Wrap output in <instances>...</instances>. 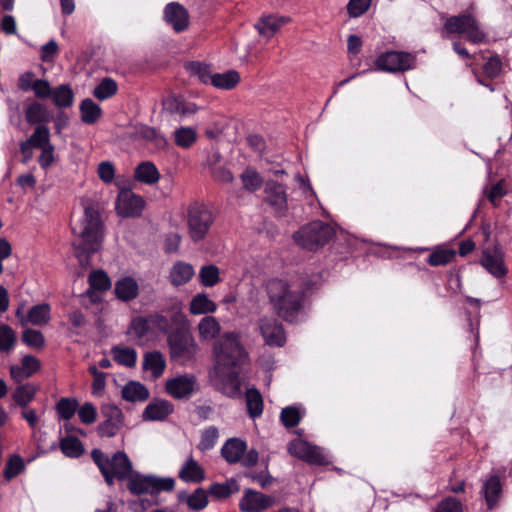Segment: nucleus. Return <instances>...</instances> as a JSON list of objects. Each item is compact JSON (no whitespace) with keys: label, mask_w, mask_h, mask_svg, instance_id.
Returning a JSON list of instances; mask_svg holds the SVG:
<instances>
[{"label":"nucleus","mask_w":512,"mask_h":512,"mask_svg":"<svg viewBox=\"0 0 512 512\" xmlns=\"http://www.w3.org/2000/svg\"><path fill=\"white\" fill-rule=\"evenodd\" d=\"M79 228V232L76 228L72 229V233L77 237L72 246L75 257L84 266L89 265L91 257L100 251L105 236V224L96 204L85 206L83 216L79 220Z\"/></svg>","instance_id":"obj_1"},{"label":"nucleus","mask_w":512,"mask_h":512,"mask_svg":"<svg viewBox=\"0 0 512 512\" xmlns=\"http://www.w3.org/2000/svg\"><path fill=\"white\" fill-rule=\"evenodd\" d=\"M311 280L303 281L298 289H292L284 280L274 278L267 283V294L275 313L284 321L294 323L305 302L306 292L311 288Z\"/></svg>","instance_id":"obj_2"},{"label":"nucleus","mask_w":512,"mask_h":512,"mask_svg":"<svg viewBox=\"0 0 512 512\" xmlns=\"http://www.w3.org/2000/svg\"><path fill=\"white\" fill-rule=\"evenodd\" d=\"M91 457L109 486L115 479L124 481L129 476L131 460L124 451H117L110 458L102 450L94 448Z\"/></svg>","instance_id":"obj_3"},{"label":"nucleus","mask_w":512,"mask_h":512,"mask_svg":"<svg viewBox=\"0 0 512 512\" xmlns=\"http://www.w3.org/2000/svg\"><path fill=\"white\" fill-rule=\"evenodd\" d=\"M334 236L333 228L321 220H314L303 225L293 234L294 241L310 251L325 246Z\"/></svg>","instance_id":"obj_4"},{"label":"nucleus","mask_w":512,"mask_h":512,"mask_svg":"<svg viewBox=\"0 0 512 512\" xmlns=\"http://www.w3.org/2000/svg\"><path fill=\"white\" fill-rule=\"evenodd\" d=\"M215 222L214 212L204 203L193 202L187 209L188 235L192 242L203 241Z\"/></svg>","instance_id":"obj_5"},{"label":"nucleus","mask_w":512,"mask_h":512,"mask_svg":"<svg viewBox=\"0 0 512 512\" xmlns=\"http://www.w3.org/2000/svg\"><path fill=\"white\" fill-rule=\"evenodd\" d=\"M217 363L222 369L241 367L248 359V353L234 334L225 335L214 348Z\"/></svg>","instance_id":"obj_6"},{"label":"nucleus","mask_w":512,"mask_h":512,"mask_svg":"<svg viewBox=\"0 0 512 512\" xmlns=\"http://www.w3.org/2000/svg\"><path fill=\"white\" fill-rule=\"evenodd\" d=\"M443 30L449 34H465L466 39L473 44L482 43L486 38V33L480 28L479 21L468 10L448 17Z\"/></svg>","instance_id":"obj_7"},{"label":"nucleus","mask_w":512,"mask_h":512,"mask_svg":"<svg viewBox=\"0 0 512 512\" xmlns=\"http://www.w3.org/2000/svg\"><path fill=\"white\" fill-rule=\"evenodd\" d=\"M416 66L415 52L388 50L380 53L374 60V69L386 73H404L415 69Z\"/></svg>","instance_id":"obj_8"},{"label":"nucleus","mask_w":512,"mask_h":512,"mask_svg":"<svg viewBox=\"0 0 512 512\" xmlns=\"http://www.w3.org/2000/svg\"><path fill=\"white\" fill-rule=\"evenodd\" d=\"M170 358L175 361H189L194 358L197 344L189 329L184 326L177 327L167 336Z\"/></svg>","instance_id":"obj_9"},{"label":"nucleus","mask_w":512,"mask_h":512,"mask_svg":"<svg viewBox=\"0 0 512 512\" xmlns=\"http://www.w3.org/2000/svg\"><path fill=\"white\" fill-rule=\"evenodd\" d=\"M145 205L141 195L135 194L130 188H124L118 193L115 209L120 217L136 218L142 215Z\"/></svg>","instance_id":"obj_10"},{"label":"nucleus","mask_w":512,"mask_h":512,"mask_svg":"<svg viewBox=\"0 0 512 512\" xmlns=\"http://www.w3.org/2000/svg\"><path fill=\"white\" fill-rule=\"evenodd\" d=\"M504 257V251L501 245L496 241L492 248L486 247L482 250V257L479 263L493 277L502 279L508 273Z\"/></svg>","instance_id":"obj_11"},{"label":"nucleus","mask_w":512,"mask_h":512,"mask_svg":"<svg viewBox=\"0 0 512 512\" xmlns=\"http://www.w3.org/2000/svg\"><path fill=\"white\" fill-rule=\"evenodd\" d=\"M101 414L105 418L97 426V434L100 437L112 438L118 434L124 423L122 410L114 404H106L101 407Z\"/></svg>","instance_id":"obj_12"},{"label":"nucleus","mask_w":512,"mask_h":512,"mask_svg":"<svg viewBox=\"0 0 512 512\" xmlns=\"http://www.w3.org/2000/svg\"><path fill=\"white\" fill-rule=\"evenodd\" d=\"M126 138L131 141L145 140L151 142L157 149L165 150L168 140L156 128L143 123L131 125L126 132Z\"/></svg>","instance_id":"obj_13"},{"label":"nucleus","mask_w":512,"mask_h":512,"mask_svg":"<svg viewBox=\"0 0 512 512\" xmlns=\"http://www.w3.org/2000/svg\"><path fill=\"white\" fill-rule=\"evenodd\" d=\"M266 203L274 209L276 216L284 217L288 211L287 194L284 185L270 180L266 182Z\"/></svg>","instance_id":"obj_14"},{"label":"nucleus","mask_w":512,"mask_h":512,"mask_svg":"<svg viewBox=\"0 0 512 512\" xmlns=\"http://www.w3.org/2000/svg\"><path fill=\"white\" fill-rule=\"evenodd\" d=\"M259 330L269 346L283 347L286 335L282 323L275 318L264 317L259 320Z\"/></svg>","instance_id":"obj_15"},{"label":"nucleus","mask_w":512,"mask_h":512,"mask_svg":"<svg viewBox=\"0 0 512 512\" xmlns=\"http://www.w3.org/2000/svg\"><path fill=\"white\" fill-rule=\"evenodd\" d=\"M275 504L272 496L247 488L239 501V509L242 512H257L271 508Z\"/></svg>","instance_id":"obj_16"},{"label":"nucleus","mask_w":512,"mask_h":512,"mask_svg":"<svg viewBox=\"0 0 512 512\" xmlns=\"http://www.w3.org/2000/svg\"><path fill=\"white\" fill-rule=\"evenodd\" d=\"M195 386L196 377L192 374L179 375L165 383L166 392L175 399L189 398L195 391Z\"/></svg>","instance_id":"obj_17"},{"label":"nucleus","mask_w":512,"mask_h":512,"mask_svg":"<svg viewBox=\"0 0 512 512\" xmlns=\"http://www.w3.org/2000/svg\"><path fill=\"white\" fill-rule=\"evenodd\" d=\"M162 112L170 116H180L181 118L195 114L198 110L195 103L187 101L181 95L171 94L165 97L162 102Z\"/></svg>","instance_id":"obj_18"},{"label":"nucleus","mask_w":512,"mask_h":512,"mask_svg":"<svg viewBox=\"0 0 512 512\" xmlns=\"http://www.w3.org/2000/svg\"><path fill=\"white\" fill-rule=\"evenodd\" d=\"M164 20L176 33L185 31L189 26V13L178 2H170L164 8Z\"/></svg>","instance_id":"obj_19"},{"label":"nucleus","mask_w":512,"mask_h":512,"mask_svg":"<svg viewBox=\"0 0 512 512\" xmlns=\"http://www.w3.org/2000/svg\"><path fill=\"white\" fill-rule=\"evenodd\" d=\"M41 368L40 361L33 355H25L21 360V366L12 365L10 367L11 378L16 383H22Z\"/></svg>","instance_id":"obj_20"},{"label":"nucleus","mask_w":512,"mask_h":512,"mask_svg":"<svg viewBox=\"0 0 512 512\" xmlns=\"http://www.w3.org/2000/svg\"><path fill=\"white\" fill-rule=\"evenodd\" d=\"M174 412L173 404L164 399H154L144 409L142 418L145 421H163Z\"/></svg>","instance_id":"obj_21"},{"label":"nucleus","mask_w":512,"mask_h":512,"mask_svg":"<svg viewBox=\"0 0 512 512\" xmlns=\"http://www.w3.org/2000/svg\"><path fill=\"white\" fill-rule=\"evenodd\" d=\"M480 493L485 499L488 510L495 509L502 494V484L499 476L490 474L484 481Z\"/></svg>","instance_id":"obj_22"},{"label":"nucleus","mask_w":512,"mask_h":512,"mask_svg":"<svg viewBox=\"0 0 512 512\" xmlns=\"http://www.w3.org/2000/svg\"><path fill=\"white\" fill-rule=\"evenodd\" d=\"M125 480L127 481V489L132 495H152L151 475H144L139 471L133 470L132 464L129 476Z\"/></svg>","instance_id":"obj_23"},{"label":"nucleus","mask_w":512,"mask_h":512,"mask_svg":"<svg viewBox=\"0 0 512 512\" xmlns=\"http://www.w3.org/2000/svg\"><path fill=\"white\" fill-rule=\"evenodd\" d=\"M178 477L185 483H201L205 479V471L201 465L190 456L182 464Z\"/></svg>","instance_id":"obj_24"},{"label":"nucleus","mask_w":512,"mask_h":512,"mask_svg":"<svg viewBox=\"0 0 512 512\" xmlns=\"http://www.w3.org/2000/svg\"><path fill=\"white\" fill-rule=\"evenodd\" d=\"M114 292L117 299L123 302H129L138 297L139 286L133 277L126 276L116 281Z\"/></svg>","instance_id":"obj_25"},{"label":"nucleus","mask_w":512,"mask_h":512,"mask_svg":"<svg viewBox=\"0 0 512 512\" xmlns=\"http://www.w3.org/2000/svg\"><path fill=\"white\" fill-rule=\"evenodd\" d=\"M25 120L30 125H44L52 120V115L47 107L38 102L32 101L25 108Z\"/></svg>","instance_id":"obj_26"},{"label":"nucleus","mask_w":512,"mask_h":512,"mask_svg":"<svg viewBox=\"0 0 512 512\" xmlns=\"http://www.w3.org/2000/svg\"><path fill=\"white\" fill-rule=\"evenodd\" d=\"M247 449V444L240 438L228 439L221 448L222 457L229 463L239 462Z\"/></svg>","instance_id":"obj_27"},{"label":"nucleus","mask_w":512,"mask_h":512,"mask_svg":"<svg viewBox=\"0 0 512 512\" xmlns=\"http://www.w3.org/2000/svg\"><path fill=\"white\" fill-rule=\"evenodd\" d=\"M287 22L288 18L269 15L261 17L254 26L260 35L269 39Z\"/></svg>","instance_id":"obj_28"},{"label":"nucleus","mask_w":512,"mask_h":512,"mask_svg":"<svg viewBox=\"0 0 512 512\" xmlns=\"http://www.w3.org/2000/svg\"><path fill=\"white\" fill-rule=\"evenodd\" d=\"M457 255V251L452 248H447L444 245H437L432 247L431 253L426 259V262L432 267L445 266L451 263Z\"/></svg>","instance_id":"obj_29"},{"label":"nucleus","mask_w":512,"mask_h":512,"mask_svg":"<svg viewBox=\"0 0 512 512\" xmlns=\"http://www.w3.org/2000/svg\"><path fill=\"white\" fill-rule=\"evenodd\" d=\"M121 395L128 402H144L149 398L150 392L144 384L131 380L124 385Z\"/></svg>","instance_id":"obj_30"},{"label":"nucleus","mask_w":512,"mask_h":512,"mask_svg":"<svg viewBox=\"0 0 512 512\" xmlns=\"http://www.w3.org/2000/svg\"><path fill=\"white\" fill-rule=\"evenodd\" d=\"M226 373H224V369L220 367V372L222 374V383L224 393L230 398H236L241 395V381H240V372L236 370V368H229Z\"/></svg>","instance_id":"obj_31"},{"label":"nucleus","mask_w":512,"mask_h":512,"mask_svg":"<svg viewBox=\"0 0 512 512\" xmlns=\"http://www.w3.org/2000/svg\"><path fill=\"white\" fill-rule=\"evenodd\" d=\"M194 273V268L191 264L178 261L170 270L169 280L176 287L182 286L191 280Z\"/></svg>","instance_id":"obj_32"},{"label":"nucleus","mask_w":512,"mask_h":512,"mask_svg":"<svg viewBox=\"0 0 512 512\" xmlns=\"http://www.w3.org/2000/svg\"><path fill=\"white\" fill-rule=\"evenodd\" d=\"M38 390L39 387L33 383H20L12 393V399L17 406L25 409L34 400Z\"/></svg>","instance_id":"obj_33"},{"label":"nucleus","mask_w":512,"mask_h":512,"mask_svg":"<svg viewBox=\"0 0 512 512\" xmlns=\"http://www.w3.org/2000/svg\"><path fill=\"white\" fill-rule=\"evenodd\" d=\"M134 178L141 183L152 185L159 181L160 173L153 162L145 161L135 168Z\"/></svg>","instance_id":"obj_34"},{"label":"nucleus","mask_w":512,"mask_h":512,"mask_svg":"<svg viewBox=\"0 0 512 512\" xmlns=\"http://www.w3.org/2000/svg\"><path fill=\"white\" fill-rule=\"evenodd\" d=\"M81 121L87 125L95 124L102 116L101 107L91 98H85L80 103Z\"/></svg>","instance_id":"obj_35"},{"label":"nucleus","mask_w":512,"mask_h":512,"mask_svg":"<svg viewBox=\"0 0 512 512\" xmlns=\"http://www.w3.org/2000/svg\"><path fill=\"white\" fill-rule=\"evenodd\" d=\"M50 98L53 104L62 110L73 105L74 92L70 84H61L53 89Z\"/></svg>","instance_id":"obj_36"},{"label":"nucleus","mask_w":512,"mask_h":512,"mask_svg":"<svg viewBox=\"0 0 512 512\" xmlns=\"http://www.w3.org/2000/svg\"><path fill=\"white\" fill-rule=\"evenodd\" d=\"M246 407H247V413L250 418L256 419L260 417L263 413V398L260 393V391L255 388H248L246 393Z\"/></svg>","instance_id":"obj_37"},{"label":"nucleus","mask_w":512,"mask_h":512,"mask_svg":"<svg viewBox=\"0 0 512 512\" xmlns=\"http://www.w3.org/2000/svg\"><path fill=\"white\" fill-rule=\"evenodd\" d=\"M240 489L239 484L235 478H230L224 483H212L207 492L215 499H226L233 493L238 492Z\"/></svg>","instance_id":"obj_38"},{"label":"nucleus","mask_w":512,"mask_h":512,"mask_svg":"<svg viewBox=\"0 0 512 512\" xmlns=\"http://www.w3.org/2000/svg\"><path fill=\"white\" fill-rule=\"evenodd\" d=\"M166 367L163 355L159 351L147 352L143 359V369L150 370L155 379L159 378Z\"/></svg>","instance_id":"obj_39"},{"label":"nucleus","mask_w":512,"mask_h":512,"mask_svg":"<svg viewBox=\"0 0 512 512\" xmlns=\"http://www.w3.org/2000/svg\"><path fill=\"white\" fill-rule=\"evenodd\" d=\"M217 309V305L214 301L210 300L204 293L195 295L189 304V311L193 315H201L207 313H213Z\"/></svg>","instance_id":"obj_40"},{"label":"nucleus","mask_w":512,"mask_h":512,"mask_svg":"<svg viewBox=\"0 0 512 512\" xmlns=\"http://www.w3.org/2000/svg\"><path fill=\"white\" fill-rule=\"evenodd\" d=\"M59 447L61 452L69 458H79L85 451L83 443L75 436L61 438Z\"/></svg>","instance_id":"obj_41"},{"label":"nucleus","mask_w":512,"mask_h":512,"mask_svg":"<svg viewBox=\"0 0 512 512\" xmlns=\"http://www.w3.org/2000/svg\"><path fill=\"white\" fill-rule=\"evenodd\" d=\"M240 82V75L236 70H228L224 73H214L212 86L223 90H232Z\"/></svg>","instance_id":"obj_42"},{"label":"nucleus","mask_w":512,"mask_h":512,"mask_svg":"<svg viewBox=\"0 0 512 512\" xmlns=\"http://www.w3.org/2000/svg\"><path fill=\"white\" fill-rule=\"evenodd\" d=\"M51 308L48 303L32 306L27 315V321L36 326H43L50 321Z\"/></svg>","instance_id":"obj_43"},{"label":"nucleus","mask_w":512,"mask_h":512,"mask_svg":"<svg viewBox=\"0 0 512 512\" xmlns=\"http://www.w3.org/2000/svg\"><path fill=\"white\" fill-rule=\"evenodd\" d=\"M175 144L183 149H189L197 140V131L193 127L181 126L173 132Z\"/></svg>","instance_id":"obj_44"},{"label":"nucleus","mask_w":512,"mask_h":512,"mask_svg":"<svg viewBox=\"0 0 512 512\" xmlns=\"http://www.w3.org/2000/svg\"><path fill=\"white\" fill-rule=\"evenodd\" d=\"M185 68L190 75L197 76L201 83L212 85L214 73H212L210 65L199 61H190L186 63Z\"/></svg>","instance_id":"obj_45"},{"label":"nucleus","mask_w":512,"mask_h":512,"mask_svg":"<svg viewBox=\"0 0 512 512\" xmlns=\"http://www.w3.org/2000/svg\"><path fill=\"white\" fill-rule=\"evenodd\" d=\"M113 354V359L119 365H123L125 367H134L137 361V352L134 348H121L118 346H114L111 350Z\"/></svg>","instance_id":"obj_46"},{"label":"nucleus","mask_w":512,"mask_h":512,"mask_svg":"<svg viewBox=\"0 0 512 512\" xmlns=\"http://www.w3.org/2000/svg\"><path fill=\"white\" fill-rule=\"evenodd\" d=\"M151 331L148 316H135L130 321L126 334H134L136 338L142 339Z\"/></svg>","instance_id":"obj_47"},{"label":"nucleus","mask_w":512,"mask_h":512,"mask_svg":"<svg viewBox=\"0 0 512 512\" xmlns=\"http://www.w3.org/2000/svg\"><path fill=\"white\" fill-rule=\"evenodd\" d=\"M303 416L304 411L301 412L297 406L291 405L282 409L280 413V420L286 428H294L300 423Z\"/></svg>","instance_id":"obj_48"},{"label":"nucleus","mask_w":512,"mask_h":512,"mask_svg":"<svg viewBox=\"0 0 512 512\" xmlns=\"http://www.w3.org/2000/svg\"><path fill=\"white\" fill-rule=\"evenodd\" d=\"M118 86L115 80L110 77L102 79V81L94 88L93 95L98 100H106L117 93Z\"/></svg>","instance_id":"obj_49"},{"label":"nucleus","mask_w":512,"mask_h":512,"mask_svg":"<svg viewBox=\"0 0 512 512\" xmlns=\"http://www.w3.org/2000/svg\"><path fill=\"white\" fill-rule=\"evenodd\" d=\"M199 334L204 339L215 338L220 332V324L212 316H205L198 325Z\"/></svg>","instance_id":"obj_50"},{"label":"nucleus","mask_w":512,"mask_h":512,"mask_svg":"<svg viewBox=\"0 0 512 512\" xmlns=\"http://www.w3.org/2000/svg\"><path fill=\"white\" fill-rule=\"evenodd\" d=\"M78 401L75 398L63 397L56 404V411L60 419L70 420L78 408Z\"/></svg>","instance_id":"obj_51"},{"label":"nucleus","mask_w":512,"mask_h":512,"mask_svg":"<svg viewBox=\"0 0 512 512\" xmlns=\"http://www.w3.org/2000/svg\"><path fill=\"white\" fill-rule=\"evenodd\" d=\"M431 512H464L463 502L455 496L443 497Z\"/></svg>","instance_id":"obj_52"},{"label":"nucleus","mask_w":512,"mask_h":512,"mask_svg":"<svg viewBox=\"0 0 512 512\" xmlns=\"http://www.w3.org/2000/svg\"><path fill=\"white\" fill-rule=\"evenodd\" d=\"M208 503V492L201 487L195 489L191 495L186 497V504L194 511L205 509Z\"/></svg>","instance_id":"obj_53"},{"label":"nucleus","mask_w":512,"mask_h":512,"mask_svg":"<svg viewBox=\"0 0 512 512\" xmlns=\"http://www.w3.org/2000/svg\"><path fill=\"white\" fill-rule=\"evenodd\" d=\"M88 282L90 288L98 291H106L111 288V280L102 269L92 271L88 277Z\"/></svg>","instance_id":"obj_54"},{"label":"nucleus","mask_w":512,"mask_h":512,"mask_svg":"<svg viewBox=\"0 0 512 512\" xmlns=\"http://www.w3.org/2000/svg\"><path fill=\"white\" fill-rule=\"evenodd\" d=\"M24 469L25 463L22 457L18 454H13L8 459L3 474L6 480H11L22 473Z\"/></svg>","instance_id":"obj_55"},{"label":"nucleus","mask_w":512,"mask_h":512,"mask_svg":"<svg viewBox=\"0 0 512 512\" xmlns=\"http://www.w3.org/2000/svg\"><path fill=\"white\" fill-rule=\"evenodd\" d=\"M502 60L497 53L490 56L482 66V74L489 79H495L502 72Z\"/></svg>","instance_id":"obj_56"},{"label":"nucleus","mask_w":512,"mask_h":512,"mask_svg":"<svg viewBox=\"0 0 512 512\" xmlns=\"http://www.w3.org/2000/svg\"><path fill=\"white\" fill-rule=\"evenodd\" d=\"M200 283L205 287H213L220 281L219 268L214 265H205L199 272Z\"/></svg>","instance_id":"obj_57"},{"label":"nucleus","mask_w":512,"mask_h":512,"mask_svg":"<svg viewBox=\"0 0 512 512\" xmlns=\"http://www.w3.org/2000/svg\"><path fill=\"white\" fill-rule=\"evenodd\" d=\"M243 188L249 192H255L261 188L263 180L259 173L252 169H246L240 176Z\"/></svg>","instance_id":"obj_58"},{"label":"nucleus","mask_w":512,"mask_h":512,"mask_svg":"<svg viewBox=\"0 0 512 512\" xmlns=\"http://www.w3.org/2000/svg\"><path fill=\"white\" fill-rule=\"evenodd\" d=\"M218 437L219 432L217 427H208L201 433L200 441L197 445V448L202 452L211 450L215 446Z\"/></svg>","instance_id":"obj_59"},{"label":"nucleus","mask_w":512,"mask_h":512,"mask_svg":"<svg viewBox=\"0 0 512 512\" xmlns=\"http://www.w3.org/2000/svg\"><path fill=\"white\" fill-rule=\"evenodd\" d=\"M27 140L34 148H42L46 145H51L50 131L46 125H38Z\"/></svg>","instance_id":"obj_60"},{"label":"nucleus","mask_w":512,"mask_h":512,"mask_svg":"<svg viewBox=\"0 0 512 512\" xmlns=\"http://www.w3.org/2000/svg\"><path fill=\"white\" fill-rule=\"evenodd\" d=\"M309 449H311V443L302 439H293L288 443V453L305 462Z\"/></svg>","instance_id":"obj_61"},{"label":"nucleus","mask_w":512,"mask_h":512,"mask_svg":"<svg viewBox=\"0 0 512 512\" xmlns=\"http://www.w3.org/2000/svg\"><path fill=\"white\" fill-rule=\"evenodd\" d=\"M16 334L7 324L0 325V351L9 352L15 345Z\"/></svg>","instance_id":"obj_62"},{"label":"nucleus","mask_w":512,"mask_h":512,"mask_svg":"<svg viewBox=\"0 0 512 512\" xmlns=\"http://www.w3.org/2000/svg\"><path fill=\"white\" fill-rule=\"evenodd\" d=\"M22 341L27 346L40 349L45 345V338L41 331L28 328L22 333Z\"/></svg>","instance_id":"obj_63"},{"label":"nucleus","mask_w":512,"mask_h":512,"mask_svg":"<svg viewBox=\"0 0 512 512\" xmlns=\"http://www.w3.org/2000/svg\"><path fill=\"white\" fill-rule=\"evenodd\" d=\"M152 484V496L162 491L171 492L175 487V480L172 477L161 478L155 475H151Z\"/></svg>","instance_id":"obj_64"}]
</instances>
